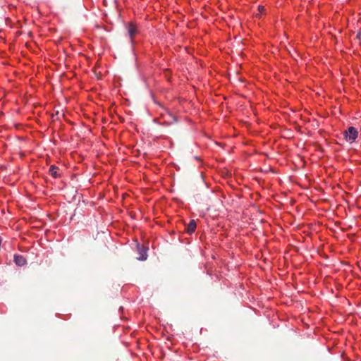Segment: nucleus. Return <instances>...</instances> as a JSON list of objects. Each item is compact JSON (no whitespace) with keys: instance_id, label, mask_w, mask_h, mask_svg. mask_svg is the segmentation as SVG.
<instances>
[{"instance_id":"obj_8","label":"nucleus","mask_w":361,"mask_h":361,"mask_svg":"<svg viewBox=\"0 0 361 361\" xmlns=\"http://www.w3.org/2000/svg\"><path fill=\"white\" fill-rule=\"evenodd\" d=\"M170 117H171L172 121H170L169 123H172V122L176 123L177 121V119L176 117H174L173 116H170Z\"/></svg>"},{"instance_id":"obj_1","label":"nucleus","mask_w":361,"mask_h":361,"mask_svg":"<svg viewBox=\"0 0 361 361\" xmlns=\"http://www.w3.org/2000/svg\"><path fill=\"white\" fill-rule=\"evenodd\" d=\"M344 135L346 140L353 142L357 137L358 131L355 127L350 126L345 130Z\"/></svg>"},{"instance_id":"obj_3","label":"nucleus","mask_w":361,"mask_h":361,"mask_svg":"<svg viewBox=\"0 0 361 361\" xmlns=\"http://www.w3.org/2000/svg\"><path fill=\"white\" fill-rule=\"evenodd\" d=\"M196 226H197L196 221L195 220H191L186 226L185 230H186L187 233L189 234L193 233L195 231Z\"/></svg>"},{"instance_id":"obj_5","label":"nucleus","mask_w":361,"mask_h":361,"mask_svg":"<svg viewBox=\"0 0 361 361\" xmlns=\"http://www.w3.org/2000/svg\"><path fill=\"white\" fill-rule=\"evenodd\" d=\"M128 33L131 39V40L133 39V37L135 35V34L137 33V29H136V27L134 24L133 23H129L128 25Z\"/></svg>"},{"instance_id":"obj_2","label":"nucleus","mask_w":361,"mask_h":361,"mask_svg":"<svg viewBox=\"0 0 361 361\" xmlns=\"http://www.w3.org/2000/svg\"><path fill=\"white\" fill-rule=\"evenodd\" d=\"M137 249L139 253V256L137 257V259L138 260H145L147 259V249L144 247L141 246L140 245H137Z\"/></svg>"},{"instance_id":"obj_4","label":"nucleus","mask_w":361,"mask_h":361,"mask_svg":"<svg viewBox=\"0 0 361 361\" xmlns=\"http://www.w3.org/2000/svg\"><path fill=\"white\" fill-rule=\"evenodd\" d=\"M14 262L16 265L19 267H22L26 264L25 258L21 255H14Z\"/></svg>"},{"instance_id":"obj_7","label":"nucleus","mask_w":361,"mask_h":361,"mask_svg":"<svg viewBox=\"0 0 361 361\" xmlns=\"http://www.w3.org/2000/svg\"><path fill=\"white\" fill-rule=\"evenodd\" d=\"M258 11H259L260 13H263V12L265 11V8H264V6H258Z\"/></svg>"},{"instance_id":"obj_6","label":"nucleus","mask_w":361,"mask_h":361,"mask_svg":"<svg viewBox=\"0 0 361 361\" xmlns=\"http://www.w3.org/2000/svg\"><path fill=\"white\" fill-rule=\"evenodd\" d=\"M58 167H56L54 165H52L50 166L49 171L51 176H52L54 178H57L59 176V174L58 173Z\"/></svg>"}]
</instances>
